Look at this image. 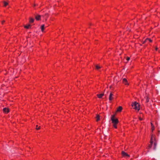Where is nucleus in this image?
I'll return each mask as SVG.
<instances>
[{
    "label": "nucleus",
    "mask_w": 160,
    "mask_h": 160,
    "mask_svg": "<svg viewBox=\"0 0 160 160\" xmlns=\"http://www.w3.org/2000/svg\"><path fill=\"white\" fill-rule=\"evenodd\" d=\"M111 120L113 124V126L115 128H117V124L118 122V121L117 118H115V115H112L111 118Z\"/></svg>",
    "instance_id": "obj_1"
},
{
    "label": "nucleus",
    "mask_w": 160,
    "mask_h": 160,
    "mask_svg": "<svg viewBox=\"0 0 160 160\" xmlns=\"http://www.w3.org/2000/svg\"><path fill=\"white\" fill-rule=\"evenodd\" d=\"M132 106L134 109L138 111L140 109V105L138 102H135L132 104Z\"/></svg>",
    "instance_id": "obj_2"
},
{
    "label": "nucleus",
    "mask_w": 160,
    "mask_h": 160,
    "mask_svg": "<svg viewBox=\"0 0 160 160\" xmlns=\"http://www.w3.org/2000/svg\"><path fill=\"white\" fill-rule=\"evenodd\" d=\"M122 155L124 157L127 156L128 157H129V155L123 151H122Z\"/></svg>",
    "instance_id": "obj_3"
},
{
    "label": "nucleus",
    "mask_w": 160,
    "mask_h": 160,
    "mask_svg": "<svg viewBox=\"0 0 160 160\" xmlns=\"http://www.w3.org/2000/svg\"><path fill=\"white\" fill-rule=\"evenodd\" d=\"M41 17V15L38 14H37L35 16V18L37 20H39L40 19Z\"/></svg>",
    "instance_id": "obj_4"
},
{
    "label": "nucleus",
    "mask_w": 160,
    "mask_h": 160,
    "mask_svg": "<svg viewBox=\"0 0 160 160\" xmlns=\"http://www.w3.org/2000/svg\"><path fill=\"white\" fill-rule=\"evenodd\" d=\"M122 82H123V83L125 85H128V81L125 78H123V79Z\"/></svg>",
    "instance_id": "obj_5"
},
{
    "label": "nucleus",
    "mask_w": 160,
    "mask_h": 160,
    "mask_svg": "<svg viewBox=\"0 0 160 160\" xmlns=\"http://www.w3.org/2000/svg\"><path fill=\"white\" fill-rule=\"evenodd\" d=\"M150 143H151V144L149 145V146L148 147V149H150V148H151L152 147V145L153 143V141H152V137H151V141H150Z\"/></svg>",
    "instance_id": "obj_6"
},
{
    "label": "nucleus",
    "mask_w": 160,
    "mask_h": 160,
    "mask_svg": "<svg viewBox=\"0 0 160 160\" xmlns=\"http://www.w3.org/2000/svg\"><path fill=\"white\" fill-rule=\"evenodd\" d=\"M113 96V94L112 93H110L109 96V100H112V99H114Z\"/></svg>",
    "instance_id": "obj_7"
},
{
    "label": "nucleus",
    "mask_w": 160,
    "mask_h": 160,
    "mask_svg": "<svg viewBox=\"0 0 160 160\" xmlns=\"http://www.w3.org/2000/svg\"><path fill=\"white\" fill-rule=\"evenodd\" d=\"M3 111L4 112L6 113H7L9 112V110L8 108H4L3 109Z\"/></svg>",
    "instance_id": "obj_8"
},
{
    "label": "nucleus",
    "mask_w": 160,
    "mask_h": 160,
    "mask_svg": "<svg viewBox=\"0 0 160 160\" xmlns=\"http://www.w3.org/2000/svg\"><path fill=\"white\" fill-rule=\"evenodd\" d=\"M104 94L103 93H101L99 94H98V97L99 98H102V97L104 96Z\"/></svg>",
    "instance_id": "obj_9"
},
{
    "label": "nucleus",
    "mask_w": 160,
    "mask_h": 160,
    "mask_svg": "<svg viewBox=\"0 0 160 160\" xmlns=\"http://www.w3.org/2000/svg\"><path fill=\"white\" fill-rule=\"evenodd\" d=\"M122 109V107L121 106H119L117 109V112H121Z\"/></svg>",
    "instance_id": "obj_10"
},
{
    "label": "nucleus",
    "mask_w": 160,
    "mask_h": 160,
    "mask_svg": "<svg viewBox=\"0 0 160 160\" xmlns=\"http://www.w3.org/2000/svg\"><path fill=\"white\" fill-rule=\"evenodd\" d=\"M45 25L44 24L42 25L41 26V29L42 32H43L44 29Z\"/></svg>",
    "instance_id": "obj_11"
},
{
    "label": "nucleus",
    "mask_w": 160,
    "mask_h": 160,
    "mask_svg": "<svg viewBox=\"0 0 160 160\" xmlns=\"http://www.w3.org/2000/svg\"><path fill=\"white\" fill-rule=\"evenodd\" d=\"M34 19L32 18H30L29 22L31 23H32L34 21Z\"/></svg>",
    "instance_id": "obj_12"
},
{
    "label": "nucleus",
    "mask_w": 160,
    "mask_h": 160,
    "mask_svg": "<svg viewBox=\"0 0 160 160\" xmlns=\"http://www.w3.org/2000/svg\"><path fill=\"white\" fill-rule=\"evenodd\" d=\"M96 121H98L100 120V116L98 115H97L96 117Z\"/></svg>",
    "instance_id": "obj_13"
},
{
    "label": "nucleus",
    "mask_w": 160,
    "mask_h": 160,
    "mask_svg": "<svg viewBox=\"0 0 160 160\" xmlns=\"http://www.w3.org/2000/svg\"><path fill=\"white\" fill-rule=\"evenodd\" d=\"M30 27V24H28V25L24 26V28L27 29H28Z\"/></svg>",
    "instance_id": "obj_14"
},
{
    "label": "nucleus",
    "mask_w": 160,
    "mask_h": 160,
    "mask_svg": "<svg viewBox=\"0 0 160 160\" xmlns=\"http://www.w3.org/2000/svg\"><path fill=\"white\" fill-rule=\"evenodd\" d=\"M96 68L97 69H99V68H101V67L99 66L98 65H96Z\"/></svg>",
    "instance_id": "obj_15"
},
{
    "label": "nucleus",
    "mask_w": 160,
    "mask_h": 160,
    "mask_svg": "<svg viewBox=\"0 0 160 160\" xmlns=\"http://www.w3.org/2000/svg\"><path fill=\"white\" fill-rule=\"evenodd\" d=\"M4 6H6L8 4V3L5 1L4 2Z\"/></svg>",
    "instance_id": "obj_16"
},
{
    "label": "nucleus",
    "mask_w": 160,
    "mask_h": 160,
    "mask_svg": "<svg viewBox=\"0 0 160 160\" xmlns=\"http://www.w3.org/2000/svg\"><path fill=\"white\" fill-rule=\"evenodd\" d=\"M146 41H149L150 42H152V40L151 39L149 38H147L146 39Z\"/></svg>",
    "instance_id": "obj_17"
},
{
    "label": "nucleus",
    "mask_w": 160,
    "mask_h": 160,
    "mask_svg": "<svg viewBox=\"0 0 160 160\" xmlns=\"http://www.w3.org/2000/svg\"><path fill=\"white\" fill-rule=\"evenodd\" d=\"M38 125H36V129L37 130H39V129H40V126H39V127H38Z\"/></svg>",
    "instance_id": "obj_18"
},
{
    "label": "nucleus",
    "mask_w": 160,
    "mask_h": 160,
    "mask_svg": "<svg viewBox=\"0 0 160 160\" xmlns=\"http://www.w3.org/2000/svg\"><path fill=\"white\" fill-rule=\"evenodd\" d=\"M154 129H155L154 126L153 127H152V132L154 130Z\"/></svg>",
    "instance_id": "obj_19"
},
{
    "label": "nucleus",
    "mask_w": 160,
    "mask_h": 160,
    "mask_svg": "<svg viewBox=\"0 0 160 160\" xmlns=\"http://www.w3.org/2000/svg\"><path fill=\"white\" fill-rule=\"evenodd\" d=\"M130 59V58L129 57H127V61H129Z\"/></svg>",
    "instance_id": "obj_20"
},
{
    "label": "nucleus",
    "mask_w": 160,
    "mask_h": 160,
    "mask_svg": "<svg viewBox=\"0 0 160 160\" xmlns=\"http://www.w3.org/2000/svg\"><path fill=\"white\" fill-rule=\"evenodd\" d=\"M154 146H155V147L154 148V149H155V147H156V143H155L154 144Z\"/></svg>",
    "instance_id": "obj_21"
},
{
    "label": "nucleus",
    "mask_w": 160,
    "mask_h": 160,
    "mask_svg": "<svg viewBox=\"0 0 160 160\" xmlns=\"http://www.w3.org/2000/svg\"><path fill=\"white\" fill-rule=\"evenodd\" d=\"M151 125L152 126V127H154V125L152 124V123H151Z\"/></svg>",
    "instance_id": "obj_22"
},
{
    "label": "nucleus",
    "mask_w": 160,
    "mask_h": 160,
    "mask_svg": "<svg viewBox=\"0 0 160 160\" xmlns=\"http://www.w3.org/2000/svg\"><path fill=\"white\" fill-rule=\"evenodd\" d=\"M5 21L4 20H3L2 21V23L3 24V23L5 22Z\"/></svg>",
    "instance_id": "obj_23"
},
{
    "label": "nucleus",
    "mask_w": 160,
    "mask_h": 160,
    "mask_svg": "<svg viewBox=\"0 0 160 160\" xmlns=\"http://www.w3.org/2000/svg\"><path fill=\"white\" fill-rule=\"evenodd\" d=\"M139 119L140 120H142V119L141 118H139Z\"/></svg>",
    "instance_id": "obj_24"
},
{
    "label": "nucleus",
    "mask_w": 160,
    "mask_h": 160,
    "mask_svg": "<svg viewBox=\"0 0 160 160\" xmlns=\"http://www.w3.org/2000/svg\"><path fill=\"white\" fill-rule=\"evenodd\" d=\"M148 41H146V40H145V41L143 42V43H145V42H147Z\"/></svg>",
    "instance_id": "obj_25"
},
{
    "label": "nucleus",
    "mask_w": 160,
    "mask_h": 160,
    "mask_svg": "<svg viewBox=\"0 0 160 160\" xmlns=\"http://www.w3.org/2000/svg\"><path fill=\"white\" fill-rule=\"evenodd\" d=\"M113 97H114V99H116V98H115V96H114V95H113Z\"/></svg>",
    "instance_id": "obj_26"
},
{
    "label": "nucleus",
    "mask_w": 160,
    "mask_h": 160,
    "mask_svg": "<svg viewBox=\"0 0 160 160\" xmlns=\"http://www.w3.org/2000/svg\"><path fill=\"white\" fill-rule=\"evenodd\" d=\"M147 99H150V98H149L148 97H147Z\"/></svg>",
    "instance_id": "obj_27"
},
{
    "label": "nucleus",
    "mask_w": 160,
    "mask_h": 160,
    "mask_svg": "<svg viewBox=\"0 0 160 160\" xmlns=\"http://www.w3.org/2000/svg\"><path fill=\"white\" fill-rule=\"evenodd\" d=\"M158 48H155V49H156V50H158Z\"/></svg>",
    "instance_id": "obj_28"
},
{
    "label": "nucleus",
    "mask_w": 160,
    "mask_h": 160,
    "mask_svg": "<svg viewBox=\"0 0 160 160\" xmlns=\"http://www.w3.org/2000/svg\"><path fill=\"white\" fill-rule=\"evenodd\" d=\"M45 15L46 16H48V14H45Z\"/></svg>",
    "instance_id": "obj_29"
},
{
    "label": "nucleus",
    "mask_w": 160,
    "mask_h": 160,
    "mask_svg": "<svg viewBox=\"0 0 160 160\" xmlns=\"http://www.w3.org/2000/svg\"><path fill=\"white\" fill-rule=\"evenodd\" d=\"M35 5H35V4H34V6H35Z\"/></svg>",
    "instance_id": "obj_30"
}]
</instances>
